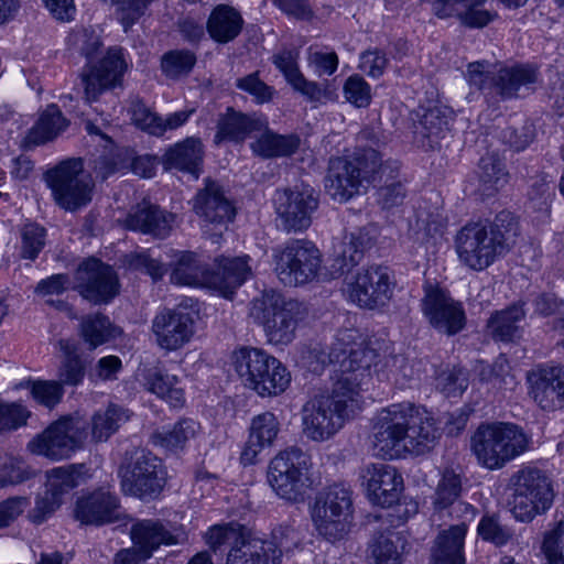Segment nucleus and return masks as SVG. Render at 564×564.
Here are the masks:
<instances>
[{
	"instance_id": "79ce46f5",
	"label": "nucleus",
	"mask_w": 564,
	"mask_h": 564,
	"mask_svg": "<svg viewBox=\"0 0 564 564\" xmlns=\"http://www.w3.org/2000/svg\"><path fill=\"white\" fill-rule=\"evenodd\" d=\"M56 347L63 352L57 381L62 386L76 387L80 384L85 378L87 365L78 352V345L72 339L61 338L57 340Z\"/></svg>"
},
{
	"instance_id": "9b49d317",
	"label": "nucleus",
	"mask_w": 564,
	"mask_h": 564,
	"mask_svg": "<svg viewBox=\"0 0 564 564\" xmlns=\"http://www.w3.org/2000/svg\"><path fill=\"white\" fill-rule=\"evenodd\" d=\"M274 271L286 286H297L313 281L322 265V253L307 239H290L273 250Z\"/></svg>"
},
{
	"instance_id": "3c124183",
	"label": "nucleus",
	"mask_w": 564,
	"mask_h": 564,
	"mask_svg": "<svg viewBox=\"0 0 564 564\" xmlns=\"http://www.w3.org/2000/svg\"><path fill=\"white\" fill-rule=\"evenodd\" d=\"M84 465L56 467L47 471L46 491L54 494L61 502L63 497L79 485Z\"/></svg>"
},
{
	"instance_id": "6ab92c4d",
	"label": "nucleus",
	"mask_w": 564,
	"mask_h": 564,
	"mask_svg": "<svg viewBox=\"0 0 564 564\" xmlns=\"http://www.w3.org/2000/svg\"><path fill=\"white\" fill-rule=\"evenodd\" d=\"M422 311L430 324L446 335H455L465 326L466 316L462 304L438 285L424 286Z\"/></svg>"
},
{
	"instance_id": "4be33fe9",
	"label": "nucleus",
	"mask_w": 564,
	"mask_h": 564,
	"mask_svg": "<svg viewBox=\"0 0 564 564\" xmlns=\"http://www.w3.org/2000/svg\"><path fill=\"white\" fill-rule=\"evenodd\" d=\"M152 333L158 346L172 351L183 347L194 334V319L181 310H163L152 319Z\"/></svg>"
},
{
	"instance_id": "f8f14e48",
	"label": "nucleus",
	"mask_w": 564,
	"mask_h": 564,
	"mask_svg": "<svg viewBox=\"0 0 564 564\" xmlns=\"http://www.w3.org/2000/svg\"><path fill=\"white\" fill-rule=\"evenodd\" d=\"M46 182L56 204L66 212H76L91 202L95 183L84 171L82 160H67L46 173Z\"/></svg>"
},
{
	"instance_id": "a18cd8bd",
	"label": "nucleus",
	"mask_w": 564,
	"mask_h": 564,
	"mask_svg": "<svg viewBox=\"0 0 564 564\" xmlns=\"http://www.w3.org/2000/svg\"><path fill=\"white\" fill-rule=\"evenodd\" d=\"M522 305L513 304L496 312L488 321L487 327L496 340L512 341L520 337V323L524 318Z\"/></svg>"
},
{
	"instance_id": "680f3d73",
	"label": "nucleus",
	"mask_w": 564,
	"mask_h": 564,
	"mask_svg": "<svg viewBox=\"0 0 564 564\" xmlns=\"http://www.w3.org/2000/svg\"><path fill=\"white\" fill-rule=\"evenodd\" d=\"M563 539L564 521L561 520L544 535L542 551L547 564H564Z\"/></svg>"
},
{
	"instance_id": "9d476101",
	"label": "nucleus",
	"mask_w": 564,
	"mask_h": 564,
	"mask_svg": "<svg viewBox=\"0 0 564 564\" xmlns=\"http://www.w3.org/2000/svg\"><path fill=\"white\" fill-rule=\"evenodd\" d=\"M352 518L351 492L343 485L325 488L315 498L312 520L319 535L329 542L343 540L350 530Z\"/></svg>"
},
{
	"instance_id": "a211bd4d",
	"label": "nucleus",
	"mask_w": 564,
	"mask_h": 564,
	"mask_svg": "<svg viewBox=\"0 0 564 564\" xmlns=\"http://www.w3.org/2000/svg\"><path fill=\"white\" fill-rule=\"evenodd\" d=\"M390 270L383 265H370L356 274L348 283L350 300L360 307L373 310L383 307L393 294Z\"/></svg>"
},
{
	"instance_id": "c9c22d12",
	"label": "nucleus",
	"mask_w": 564,
	"mask_h": 564,
	"mask_svg": "<svg viewBox=\"0 0 564 564\" xmlns=\"http://www.w3.org/2000/svg\"><path fill=\"white\" fill-rule=\"evenodd\" d=\"M241 13L229 4L216 6L207 21L206 31L218 44H227L239 36L243 28Z\"/></svg>"
},
{
	"instance_id": "69168bd1",
	"label": "nucleus",
	"mask_w": 564,
	"mask_h": 564,
	"mask_svg": "<svg viewBox=\"0 0 564 564\" xmlns=\"http://www.w3.org/2000/svg\"><path fill=\"white\" fill-rule=\"evenodd\" d=\"M93 171L102 181L115 173L129 169V158L122 152L108 153L94 160Z\"/></svg>"
},
{
	"instance_id": "6e6552de",
	"label": "nucleus",
	"mask_w": 564,
	"mask_h": 564,
	"mask_svg": "<svg viewBox=\"0 0 564 564\" xmlns=\"http://www.w3.org/2000/svg\"><path fill=\"white\" fill-rule=\"evenodd\" d=\"M509 486L512 490L511 512L518 521L530 522L553 503L552 480L539 468H521L511 476Z\"/></svg>"
},
{
	"instance_id": "f704fd0d",
	"label": "nucleus",
	"mask_w": 564,
	"mask_h": 564,
	"mask_svg": "<svg viewBox=\"0 0 564 564\" xmlns=\"http://www.w3.org/2000/svg\"><path fill=\"white\" fill-rule=\"evenodd\" d=\"M130 533L133 544L150 556L160 545H174L183 538L182 532H172L161 521L153 519L138 521L131 527Z\"/></svg>"
},
{
	"instance_id": "1a4fd4ad",
	"label": "nucleus",
	"mask_w": 564,
	"mask_h": 564,
	"mask_svg": "<svg viewBox=\"0 0 564 564\" xmlns=\"http://www.w3.org/2000/svg\"><path fill=\"white\" fill-rule=\"evenodd\" d=\"M88 437L87 422L79 415H64L52 422L28 444L32 454L50 460L68 459L82 449Z\"/></svg>"
},
{
	"instance_id": "c03bdc74",
	"label": "nucleus",
	"mask_w": 564,
	"mask_h": 564,
	"mask_svg": "<svg viewBox=\"0 0 564 564\" xmlns=\"http://www.w3.org/2000/svg\"><path fill=\"white\" fill-rule=\"evenodd\" d=\"M68 126L56 105H50L25 138L26 145H41L55 139Z\"/></svg>"
},
{
	"instance_id": "de8ad7c7",
	"label": "nucleus",
	"mask_w": 564,
	"mask_h": 564,
	"mask_svg": "<svg viewBox=\"0 0 564 564\" xmlns=\"http://www.w3.org/2000/svg\"><path fill=\"white\" fill-rule=\"evenodd\" d=\"M299 145L300 139L296 135H281L267 131L251 143V149L260 156L273 158L291 155L297 150Z\"/></svg>"
},
{
	"instance_id": "f3484780",
	"label": "nucleus",
	"mask_w": 564,
	"mask_h": 564,
	"mask_svg": "<svg viewBox=\"0 0 564 564\" xmlns=\"http://www.w3.org/2000/svg\"><path fill=\"white\" fill-rule=\"evenodd\" d=\"M377 354L373 349L364 344L344 343L340 338L335 343L329 352H321L319 359L323 365L338 364L340 377L337 380L348 379L356 383V397L360 399V387L365 378L369 377V369L375 362Z\"/></svg>"
},
{
	"instance_id": "8fccbe9b",
	"label": "nucleus",
	"mask_w": 564,
	"mask_h": 564,
	"mask_svg": "<svg viewBox=\"0 0 564 564\" xmlns=\"http://www.w3.org/2000/svg\"><path fill=\"white\" fill-rule=\"evenodd\" d=\"M147 386L151 392L166 400L172 406L177 408L184 404V391L178 387L176 376L155 369L148 373Z\"/></svg>"
},
{
	"instance_id": "e2e57ef3",
	"label": "nucleus",
	"mask_w": 564,
	"mask_h": 564,
	"mask_svg": "<svg viewBox=\"0 0 564 564\" xmlns=\"http://www.w3.org/2000/svg\"><path fill=\"white\" fill-rule=\"evenodd\" d=\"M130 112L133 122L140 129L156 137L162 135L160 116L152 112L143 101L139 99L133 100L130 106Z\"/></svg>"
},
{
	"instance_id": "2f4dec72",
	"label": "nucleus",
	"mask_w": 564,
	"mask_h": 564,
	"mask_svg": "<svg viewBox=\"0 0 564 564\" xmlns=\"http://www.w3.org/2000/svg\"><path fill=\"white\" fill-rule=\"evenodd\" d=\"M282 551L271 541L240 535L227 555V564H280Z\"/></svg>"
},
{
	"instance_id": "c756f323",
	"label": "nucleus",
	"mask_w": 564,
	"mask_h": 564,
	"mask_svg": "<svg viewBox=\"0 0 564 564\" xmlns=\"http://www.w3.org/2000/svg\"><path fill=\"white\" fill-rule=\"evenodd\" d=\"M251 274L248 257H221L216 259V270L209 272L208 288L218 291L225 297H229Z\"/></svg>"
},
{
	"instance_id": "39448f33",
	"label": "nucleus",
	"mask_w": 564,
	"mask_h": 564,
	"mask_svg": "<svg viewBox=\"0 0 564 564\" xmlns=\"http://www.w3.org/2000/svg\"><path fill=\"white\" fill-rule=\"evenodd\" d=\"M529 445L525 433L512 423H482L471 437V449L479 464L499 469L524 453Z\"/></svg>"
},
{
	"instance_id": "72a5a7b5",
	"label": "nucleus",
	"mask_w": 564,
	"mask_h": 564,
	"mask_svg": "<svg viewBox=\"0 0 564 564\" xmlns=\"http://www.w3.org/2000/svg\"><path fill=\"white\" fill-rule=\"evenodd\" d=\"M485 0H435L433 10L438 18L457 17L467 28H484L494 15L488 10L478 9Z\"/></svg>"
},
{
	"instance_id": "f257e3e1",
	"label": "nucleus",
	"mask_w": 564,
	"mask_h": 564,
	"mask_svg": "<svg viewBox=\"0 0 564 564\" xmlns=\"http://www.w3.org/2000/svg\"><path fill=\"white\" fill-rule=\"evenodd\" d=\"M438 436L433 414L411 402L391 404L372 419V448L383 459L425 454L435 446Z\"/></svg>"
},
{
	"instance_id": "412c9836",
	"label": "nucleus",
	"mask_w": 564,
	"mask_h": 564,
	"mask_svg": "<svg viewBox=\"0 0 564 564\" xmlns=\"http://www.w3.org/2000/svg\"><path fill=\"white\" fill-rule=\"evenodd\" d=\"M72 516L82 525L113 523L120 519V501L115 494L102 488L82 492L74 502Z\"/></svg>"
},
{
	"instance_id": "5701e85b",
	"label": "nucleus",
	"mask_w": 564,
	"mask_h": 564,
	"mask_svg": "<svg viewBox=\"0 0 564 564\" xmlns=\"http://www.w3.org/2000/svg\"><path fill=\"white\" fill-rule=\"evenodd\" d=\"M370 501L381 507L398 502L403 488V479L397 469L387 464H371L364 473Z\"/></svg>"
},
{
	"instance_id": "473e14b6",
	"label": "nucleus",
	"mask_w": 564,
	"mask_h": 564,
	"mask_svg": "<svg viewBox=\"0 0 564 564\" xmlns=\"http://www.w3.org/2000/svg\"><path fill=\"white\" fill-rule=\"evenodd\" d=\"M265 120L256 113L248 115L228 107L217 121L215 143L223 141L241 142L253 131L265 128Z\"/></svg>"
},
{
	"instance_id": "774afa93",
	"label": "nucleus",
	"mask_w": 564,
	"mask_h": 564,
	"mask_svg": "<svg viewBox=\"0 0 564 564\" xmlns=\"http://www.w3.org/2000/svg\"><path fill=\"white\" fill-rule=\"evenodd\" d=\"M31 477L32 473L22 459L10 457L0 466V487L19 485Z\"/></svg>"
},
{
	"instance_id": "e433bc0d",
	"label": "nucleus",
	"mask_w": 564,
	"mask_h": 564,
	"mask_svg": "<svg viewBox=\"0 0 564 564\" xmlns=\"http://www.w3.org/2000/svg\"><path fill=\"white\" fill-rule=\"evenodd\" d=\"M467 525L459 523L442 531L432 550V564H464V540Z\"/></svg>"
},
{
	"instance_id": "a19ab883",
	"label": "nucleus",
	"mask_w": 564,
	"mask_h": 564,
	"mask_svg": "<svg viewBox=\"0 0 564 564\" xmlns=\"http://www.w3.org/2000/svg\"><path fill=\"white\" fill-rule=\"evenodd\" d=\"M121 334V328L115 325L105 314H88L80 319L79 335L90 350L116 339Z\"/></svg>"
},
{
	"instance_id": "bb28decb",
	"label": "nucleus",
	"mask_w": 564,
	"mask_h": 564,
	"mask_svg": "<svg viewBox=\"0 0 564 564\" xmlns=\"http://www.w3.org/2000/svg\"><path fill=\"white\" fill-rule=\"evenodd\" d=\"M530 394L544 411L564 406V367L550 366L539 369L531 383Z\"/></svg>"
},
{
	"instance_id": "a878e982",
	"label": "nucleus",
	"mask_w": 564,
	"mask_h": 564,
	"mask_svg": "<svg viewBox=\"0 0 564 564\" xmlns=\"http://www.w3.org/2000/svg\"><path fill=\"white\" fill-rule=\"evenodd\" d=\"M373 245L369 231L365 228L345 234L333 249V259L329 267L332 278L336 279L348 273L364 258L365 251Z\"/></svg>"
},
{
	"instance_id": "49530a36",
	"label": "nucleus",
	"mask_w": 564,
	"mask_h": 564,
	"mask_svg": "<svg viewBox=\"0 0 564 564\" xmlns=\"http://www.w3.org/2000/svg\"><path fill=\"white\" fill-rule=\"evenodd\" d=\"M198 424L191 419H182L172 429L156 430L151 435V442L155 446L167 451L182 449L187 441L197 432Z\"/></svg>"
},
{
	"instance_id": "37998d69",
	"label": "nucleus",
	"mask_w": 564,
	"mask_h": 564,
	"mask_svg": "<svg viewBox=\"0 0 564 564\" xmlns=\"http://www.w3.org/2000/svg\"><path fill=\"white\" fill-rule=\"evenodd\" d=\"M210 270L193 252H182L171 273V282L178 285L208 288Z\"/></svg>"
},
{
	"instance_id": "864d4df0",
	"label": "nucleus",
	"mask_w": 564,
	"mask_h": 564,
	"mask_svg": "<svg viewBox=\"0 0 564 564\" xmlns=\"http://www.w3.org/2000/svg\"><path fill=\"white\" fill-rule=\"evenodd\" d=\"M490 235L499 242L502 251L507 253L516 243L519 235V223L517 217L509 210L498 213L494 221L486 225Z\"/></svg>"
},
{
	"instance_id": "09e8293b",
	"label": "nucleus",
	"mask_w": 564,
	"mask_h": 564,
	"mask_svg": "<svg viewBox=\"0 0 564 564\" xmlns=\"http://www.w3.org/2000/svg\"><path fill=\"white\" fill-rule=\"evenodd\" d=\"M127 420L126 411L116 404H110L105 411L96 412L90 422L91 440L95 443L107 441Z\"/></svg>"
},
{
	"instance_id": "bf43d9fd",
	"label": "nucleus",
	"mask_w": 564,
	"mask_h": 564,
	"mask_svg": "<svg viewBox=\"0 0 564 564\" xmlns=\"http://www.w3.org/2000/svg\"><path fill=\"white\" fill-rule=\"evenodd\" d=\"M343 90L346 100L357 108H367L371 102L370 85L360 75L349 76Z\"/></svg>"
},
{
	"instance_id": "052dcab7",
	"label": "nucleus",
	"mask_w": 564,
	"mask_h": 564,
	"mask_svg": "<svg viewBox=\"0 0 564 564\" xmlns=\"http://www.w3.org/2000/svg\"><path fill=\"white\" fill-rule=\"evenodd\" d=\"M31 412L21 403L0 401V433L26 425Z\"/></svg>"
},
{
	"instance_id": "2eb2a0df",
	"label": "nucleus",
	"mask_w": 564,
	"mask_h": 564,
	"mask_svg": "<svg viewBox=\"0 0 564 564\" xmlns=\"http://www.w3.org/2000/svg\"><path fill=\"white\" fill-rule=\"evenodd\" d=\"M317 207L318 193L307 184L276 192V214L283 229L288 232L307 229Z\"/></svg>"
},
{
	"instance_id": "20e7f679",
	"label": "nucleus",
	"mask_w": 564,
	"mask_h": 564,
	"mask_svg": "<svg viewBox=\"0 0 564 564\" xmlns=\"http://www.w3.org/2000/svg\"><path fill=\"white\" fill-rule=\"evenodd\" d=\"M384 170L377 150L358 149L351 156L330 158L325 187L334 199L347 202L359 193L364 182L375 181Z\"/></svg>"
},
{
	"instance_id": "5fc2aeb1",
	"label": "nucleus",
	"mask_w": 564,
	"mask_h": 564,
	"mask_svg": "<svg viewBox=\"0 0 564 564\" xmlns=\"http://www.w3.org/2000/svg\"><path fill=\"white\" fill-rule=\"evenodd\" d=\"M196 64V55L188 50H172L163 54L161 69L170 79L187 76Z\"/></svg>"
},
{
	"instance_id": "dca6fc26",
	"label": "nucleus",
	"mask_w": 564,
	"mask_h": 564,
	"mask_svg": "<svg viewBox=\"0 0 564 564\" xmlns=\"http://www.w3.org/2000/svg\"><path fill=\"white\" fill-rule=\"evenodd\" d=\"M75 280L79 294L96 305L108 304L119 294L117 273L96 258H89L79 264Z\"/></svg>"
},
{
	"instance_id": "f03ea898",
	"label": "nucleus",
	"mask_w": 564,
	"mask_h": 564,
	"mask_svg": "<svg viewBox=\"0 0 564 564\" xmlns=\"http://www.w3.org/2000/svg\"><path fill=\"white\" fill-rule=\"evenodd\" d=\"M356 383L348 379L336 380L330 392L311 397L302 406L303 434L313 442L334 437L360 409Z\"/></svg>"
},
{
	"instance_id": "4c0bfd02",
	"label": "nucleus",
	"mask_w": 564,
	"mask_h": 564,
	"mask_svg": "<svg viewBox=\"0 0 564 564\" xmlns=\"http://www.w3.org/2000/svg\"><path fill=\"white\" fill-rule=\"evenodd\" d=\"M203 159L202 142L197 138H187L170 148L162 156L164 170L188 172L198 177V166Z\"/></svg>"
},
{
	"instance_id": "7c9ffc66",
	"label": "nucleus",
	"mask_w": 564,
	"mask_h": 564,
	"mask_svg": "<svg viewBox=\"0 0 564 564\" xmlns=\"http://www.w3.org/2000/svg\"><path fill=\"white\" fill-rule=\"evenodd\" d=\"M175 215L156 205L143 203L137 206L126 218V226L131 230L165 238L170 235Z\"/></svg>"
},
{
	"instance_id": "4d7b16f0",
	"label": "nucleus",
	"mask_w": 564,
	"mask_h": 564,
	"mask_svg": "<svg viewBox=\"0 0 564 564\" xmlns=\"http://www.w3.org/2000/svg\"><path fill=\"white\" fill-rule=\"evenodd\" d=\"M30 392L33 399L41 405L53 409L63 398L64 389L57 380L30 381Z\"/></svg>"
},
{
	"instance_id": "13d9d810",
	"label": "nucleus",
	"mask_w": 564,
	"mask_h": 564,
	"mask_svg": "<svg viewBox=\"0 0 564 564\" xmlns=\"http://www.w3.org/2000/svg\"><path fill=\"white\" fill-rule=\"evenodd\" d=\"M236 87L249 94L258 105L272 101L275 95V89L260 79L259 72L238 78L236 80Z\"/></svg>"
},
{
	"instance_id": "b1692460",
	"label": "nucleus",
	"mask_w": 564,
	"mask_h": 564,
	"mask_svg": "<svg viewBox=\"0 0 564 564\" xmlns=\"http://www.w3.org/2000/svg\"><path fill=\"white\" fill-rule=\"evenodd\" d=\"M193 209L203 221L216 226H226L236 216L235 206L225 196L223 187L209 180L195 195Z\"/></svg>"
},
{
	"instance_id": "393cba45",
	"label": "nucleus",
	"mask_w": 564,
	"mask_h": 564,
	"mask_svg": "<svg viewBox=\"0 0 564 564\" xmlns=\"http://www.w3.org/2000/svg\"><path fill=\"white\" fill-rule=\"evenodd\" d=\"M419 120L414 122V140L425 150L440 148L441 141L449 133V124L454 112L443 105H436L417 113Z\"/></svg>"
},
{
	"instance_id": "ddd939ff",
	"label": "nucleus",
	"mask_w": 564,
	"mask_h": 564,
	"mask_svg": "<svg viewBox=\"0 0 564 564\" xmlns=\"http://www.w3.org/2000/svg\"><path fill=\"white\" fill-rule=\"evenodd\" d=\"M119 477L122 491L143 501L158 498L165 485L161 459L144 449L135 451L120 465Z\"/></svg>"
},
{
	"instance_id": "0e129e2a",
	"label": "nucleus",
	"mask_w": 564,
	"mask_h": 564,
	"mask_svg": "<svg viewBox=\"0 0 564 564\" xmlns=\"http://www.w3.org/2000/svg\"><path fill=\"white\" fill-rule=\"evenodd\" d=\"M477 531L482 540L489 541L496 545L506 544L512 536L511 530L502 525L495 516L482 517Z\"/></svg>"
},
{
	"instance_id": "7ed1b4c3",
	"label": "nucleus",
	"mask_w": 564,
	"mask_h": 564,
	"mask_svg": "<svg viewBox=\"0 0 564 564\" xmlns=\"http://www.w3.org/2000/svg\"><path fill=\"white\" fill-rule=\"evenodd\" d=\"M306 306L292 297L269 290L251 301L249 316L263 328L268 341L289 345L295 338L299 324L306 317Z\"/></svg>"
},
{
	"instance_id": "cd10ccee",
	"label": "nucleus",
	"mask_w": 564,
	"mask_h": 564,
	"mask_svg": "<svg viewBox=\"0 0 564 564\" xmlns=\"http://www.w3.org/2000/svg\"><path fill=\"white\" fill-rule=\"evenodd\" d=\"M280 432V423L272 412H263L251 420L248 440L241 451L242 465H253L258 455L273 445Z\"/></svg>"
},
{
	"instance_id": "aec40b11",
	"label": "nucleus",
	"mask_w": 564,
	"mask_h": 564,
	"mask_svg": "<svg viewBox=\"0 0 564 564\" xmlns=\"http://www.w3.org/2000/svg\"><path fill=\"white\" fill-rule=\"evenodd\" d=\"M127 69L121 48L111 47L98 64H87L80 74L85 98L91 102L105 90L120 84Z\"/></svg>"
},
{
	"instance_id": "603ef678",
	"label": "nucleus",
	"mask_w": 564,
	"mask_h": 564,
	"mask_svg": "<svg viewBox=\"0 0 564 564\" xmlns=\"http://www.w3.org/2000/svg\"><path fill=\"white\" fill-rule=\"evenodd\" d=\"M66 45L72 56H82L88 62L102 48L100 36L91 28L74 29L67 36Z\"/></svg>"
},
{
	"instance_id": "6e6d98bb",
	"label": "nucleus",
	"mask_w": 564,
	"mask_h": 564,
	"mask_svg": "<svg viewBox=\"0 0 564 564\" xmlns=\"http://www.w3.org/2000/svg\"><path fill=\"white\" fill-rule=\"evenodd\" d=\"M462 492V480L458 474L453 470H446L440 480L435 496L434 507L437 510H443L454 505L459 498Z\"/></svg>"
},
{
	"instance_id": "423d86ee",
	"label": "nucleus",
	"mask_w": 564,
	"mask_h": 564,
	"mask_svg": "<svg viewBox=\"0 0 564 564\" xmlns=\"http://www.w3.org/2000/svg\"><path fill=\"white\" fill-rule=\"evenodd\" d=\"M235 368L246 387L260 397H276L291 383V373L275 357L258 348L235 351Z\"/></svg>"
},
{
	"instance_id": "c85d7f7f",
	"label": "nucleus",
	"mask_w": 564,
	"mask_h": 564,
	"mask_svg": "<svg viewBox=\"0 0 564 564\" xmlns=\"http://www.w3.org/2000/svg\"><path fill=\"white\" fill-rule=\"evenodd\" d=\"M376 519L380 522L375 529L369 542L370 564H401L400 534L392 529L393 517L380 514Z\"/></svg>"
},
{
	"instance_id": "4468645a",
	"label": "nucleus",
	"mask_w": 564,
	"mask_h": 564,
	"mask_svg": "<svg viewBox=\"0 0 564 564\" xmlns=\"http://www.w3.org/2000/svg\"><path fill=\"white\" fill-rule=\"evenodd\" d=\"M486 225L474 223L464 226L456 236L459 260L469 269L481 271L498 257L506 254Z\"/></svg>"
},
{
	"instance_id": "ea45409f",
	"label": "nucleus",
	"mask_w": 564,
	"mask_h": 564,
	"mask_svg": "<svg viewBox=\"0 0 564 564\" xmlns=\"http://www.w3.org/2000/svg\"><path fill=\"white\" fill-rule=\"evenodd\" d=\"M478 191L482 196L491 197L509 181V173L498 153L482 155L477 170Z\"/></svg>"
},
{
	"instance_id": "58836bf2",
	"label": "nucleus",
	"mask_w": 564,
	"mask_h": 564,
	"mask_svg": "<svg viewBox=\"0 0 564 564\" xmlns=\"http://www.w3.org/2000/svg\"><path fill=\"white\" fill-rule=\"evenodd\" d=\"M536 72L527 66L500 68L490 79L492 93L501 99H511L518 96L521 87H529L536 82Z\"/></svg>"
},
{
	"instance_id": "0eeeda50",
	"label": "nucleus",
	"mask_w": 564,
	"mask_h": 564,
	"mask_svg": "<svg viewBox=\"0 0 564 564\" xmlns=\"http://www.w3.org/2000/svg\"><path fill=\"white\" fill-rule=\"evenodd\" d=\"M311 457L299 447L279 452L269 463L267 478L272 490L281 499L290 502L304 500L312 485Z\"/></svg>"
},
{
	"instance_id": "338daca9",
	"label": "nucleus",
	"mask_w": 564,
	"mask_h": 564,
	"mask_svg": "<svg viewBox=\"0 0 564 564\" xmlns=\"http://www.w3.org/2000/svg\"><path fill=\"white\" fill-rule=\"evenodd\" d=\"M45 246V229L26 224L22 229V258L34 260Z\"/></svg>"
}]
</instances>
